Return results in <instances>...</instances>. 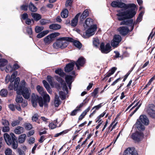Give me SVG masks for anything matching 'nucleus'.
Segmentation results:
<instances>
[{"label":"nucleus","instance_id":"nucleus-23","mask_svg":"<svg viewBox=\"0 0 155 155\" xmlns=\"http://www.w3.org/2000/svg\"><path fill=\"white\" fill-rule=\"evenodd\" d=\"M65 79L66 83L68 85L70 89H71V84L73 81V77L71 76L68 75L66 76Z\"/></svg>","mask_w":155,"mask_h":155},{"label":"nucleus","instance_id":"nucleus-54","mask_svg":"<svg viewBox=\"0 0 155 155\" xmlns=\"http://www.w3.org/2000/svg\"><path fill=\"white\" fill-rule=\"evenodd\" d=\"M79 111L78 109L76 108L71 112L70 115L72 116L75 115Z\"/></svg>","mask_w":155,"mask_h":155},{"label":"nucleus","instance_id":"nucleus-33","mask_svg":"<svg viewBox=\"0 0 155 155\" xmlns=\"http://www.w3.org/2000/svg\"><path fill=\"white\" fill-rule=\"evenodd\" d=\"M22 120V118L21 117H19L18 120H15L13 121L11 124L12 127H15L18 125L20 123V121Z\"/></svg>","mask_w":155,"mask_h":155},{"label":"nucleus","instance_id":"nucleus-1","mask_svg":"<svg viewBox=\"0 0 155 155\" xmlns=\"http://www.w3.org/2000/svg\"><path fill=\"white\" fill-rule=\"evenodd\" d=\"M20 79L19 78H16L14 82L15 90L17 94H21L26 99H28L30 96L31 91L30 88L27 87V85L24 80L21 81L19 85Z\"/></svg>","mask_w":155,"mask_h":155},{"label":"nucleus","instance_id":"nucleus-40","mask_svg":"<svg viewBox=\"0 0 155 155\" xmlns=\"http://www.w3.org/2000/svg\"><path fill=\"white\" fill-rule=\"evenodd\" d=\"M15 100L17 103H20L22 102L23 99L21 96V95L20 94H18Z\"/></svg>","mask_w":155,"mask_h":155},{"label":"nucleus","instance_id":"nucleus-34","mask_svg":"<svg viewBox=\"0 0 155 155\" xmlns=\"http://www.w3.org/2000/svg\"><path fill=\"white\" fill-rule=\"evenodd\" d=\"M60 104L61 101L58 96L57 95H56L54 101V104L55 106L56 107H58Z\"/></svg>","mask_w":155,"mask_h":155},{"label":"nucleus","instance_id":"nucleus-12","mask_svg":"<svg viewBox=\"0 0 155 155\" xmlns=\"http://www.w3.org/2000/svg\"><path fill=\"white\" fill-rule=\"evenodd\" d=\"M93 20L90 18H88L86 19L85 21V23L84 25V27L85 29L88 28H91L94 25H93Z\"/></svg>","mask_w":155,"mask_h":155},{"label":"nucleus","instance_id":"nucleus-60","mask_svg":"<svg viewBox=\"0 0 155 155\" xmlns=\"http://www.w3.org/2000/svg\"><path fill=\"white\" fill-rule=\"evenodd\" d=\"M111 75H112L110 73L109 71L105 75L103 79L102 80H104L105 79L107 80V78L109 77Z\"/></svg>","mask_w":155,"mask_h":155},{"label":"nucleus","instance_id":"nucleus-15","mask_svg":"<svg viewBox=\"0 0 155 155\" xmlns=\"http://www.w3.org/2000/svg\"><path fill=\"white\" fill-rule=\"evenodd\" d=\"M138 120L145 125H147L149 124V120L147 117L145 115H140L139 119Z\"/></svg>","mask_w":155,"mask_h":155},{"label":"nucleus","instance_id":"nucleus-39","mask_svg":"<svg viewBox=\"0 0 155 155\" xmlns=\"http://www.w3.org/2000/svg\"><path fill=\"white\" fill-rule=\"evenodd\" d=\"M8 91L6 89H3L0 91V95L2 97H5L8 94Z\"/></svg>","mask_w":155,"mask_h":155},{"label":"nucleus","instance_id":"nucleus-63","mask_svg":"<svg viewBox=\"0 0 155 155\" xmlns=\"http://www.w3.org/2000/svg\"><path fill=\"white\" fill-rule=\"evenodd\" d=\"M21 8L22 10L26 11L28 9V5H23L21 6Z\"/></svg>","mask_w":155,"mask_h":155},{"label":"nucleus","instance_id":"nucleus-28","mask_svg":"<svg viewBox=\"0 0 155 155\" xmlns=\"http://www.w3.org/2000/svg\"><path fill=\"white\" fill-rule=\"evenodd\" d=\"M26 137V135L25 134L21 135L18 138V142L19 143H24Z\"/></svg>","mask_w":155,"mask_h":155},{"label":"nucleus","instance_id":"nucleus-41","mask_svg":"<svg viewBox=\"0 0 155 155\" xmlns=\"http://www.w3.org/2000/svg\"><path fill=\"white\" fill-rule=\"evenodd\" d=\"M17 74V71H15L13 72L11 76V77L10 78V82H13L14 81V79L16 77Z\"/></svg>","mask_w":155,"mask_h":155},{"label":"nucleus","instance_id":"nucleus-50","mask_svg":"<svg viewBox=\"0 0 155 155\" xmlns=\"http://www.w3.org/2000/svg\"><path fill=\"white\" fill-rule=\"evenodd\" d=\"M5 155H12V151L10 148H7L5 151Z\"/></svg>","mask_w":155,"mask_h":155},{"label":"nucleus","instance_id":"nucleus-43","mask_svg":"<svg viewBox=\"0 0 155 155\" xmlns=\"http://www.w3.org/2000/svg\"><path fill=\"white\" fill-rule=\"evenodd\" d=\"M44 27L43 26L40 27L38 26H36L35 28V31L36 33L40 32L43 30Z\"/></svg>","mask_w":155,"mask_h":155},{"label":"nucleus","instance_id":"nucleus-53","mask_svg":"<svg viewBox=\"0 0 155 155\" xmlns=\"http://www.w3.org/2000/svg\"><path fill=\"white\" fill-rule=\"evenodd\" d=\"M98 93V88L95 89L93 92L92 93V95L94 97H96L97 94Z\"/></svg>","mask_w":155,"mask_h":155},{"label":"nucleus","instance_id":"nucleus-25","mask_svg":"<svg viewBox=\"0 0 155 155\" xmlns=\"http://www.w3.org/2000/svg\"><path fill=\"white\" fill-rule=\"evenodd\" d=\"M36 89L38 92L42 96H43L46 92L44 91L42 87L40 85H38L36 87Z\"/></svg>","mask_w":155,"mask_h":155},{"label":"nucleus","instance_id":"nucleus-24","mask_svg":"<svg viewBox=\"0 0 155 155\" xmlns=\"http://www.w3.org/2000/svg\"><path fill=\"white\" fill-rule=\"evenodd\" d=\"M31 15L35 21H38L41 18V15L36 13H32Z\"/></svg>","mask_w":155,"mask_h":155},{"label":"nucleus","instance_id":"nucleus-29","mask_svg":"<svg viewBox=\"0 0 155 155\" xmlns=\"http://www.w3.org/2000/svg\"><path fill=\"white\" fill-rule=\"evenodd\" d=\"M69 42H73V45L79 49H80L81 47V44L78 41L73 39V41H69Z\"/></svg>","mask_w":155,"mask_h":155},{"label":"nucleus","instance_id":"nucleus-17","mask_svg":"<svg viewBox=\"0 0 155 155\" xmlns=\"http://www.w3.org/2000/svg\"><path fill=\"white\" fill-rule=\"evenodd\" d=\"M5 140L8 145H10L12 143L13 140L11 139L10 136L7 133H5L4 135Z\"/></svg>","mask_w":155,"mask_h":155},{"label":"nucleus","instance_id":"nucleus-27","mask_svg":"<svg viewBox=\"0 0 155 155\" xmlns=\"http://www.w3.org/2000/svg\"><path fill=\"white\" fill-rule=\"evenodd\" d=\"M24 131V128L20 126L17 127L14 130V132L16 134H20Z\"/></svg>","mask_w":155,"mask_h":155},{"label":"nucleus","instance_id":"nucleus-49","mask_svg":"<svg viewBox=\"0 0 155 155\" xmlns=\"http://www.w3.org/2000/svg\"><path fill=\"white\" fill-rule=\"evenodd\" d=\"M28 15L26 13H25L21 15V19L25 20L28 18Z\"/></svg>","mask_w":155,"mask_h":155},{"label":"nucleus","instance_id":"nucleus-46","mask_svg":"<svg viewBox=\"0 0 155 155\" xmlns=\"http://www.w3.org/2000/svg\"><path fill=\"white\" fill-rule=\"evenodd\" d=\"M69 130H64V131H62V132H61L59 133L55 134L54 135V137H58L60 135H61L63 134H65L68 133V131H69Z\"/></svg>","mask_w":155,"mask_h":155},{"label":"nucleus","instance_id":"nucleus-44","mask_svg":"<svg viewBox=\"0 0 155 155\" xmlns=\"http://www.w3.org/2000/svg\"><path fill=\"white\" fill-rule=\"evenodd\" d=\"M13 71V68L10 65H8L6 66L5 69V71L6 72H10Z\"/></svg>","mask_w":155,"mask_h":155},{"label":"nucleus","instance_id":"nucleus-5","mask_svg":"<svg viewBox=\"0 0 155 155\" xmlns=\"http://www.w3.org/2000/svg\"><path fill=\"white\" fill-rule=\"evenodd\" d=\"M111 5L113 7L123 8L125 9L131 7H134L135 5L134 4H126L120 2L114 1L111 3Z\"/></svg>","mask_w":155,"mask_h":155},{"label":"nucleus","instance_id":"nucleus-37","mask_svg":"<svg viewBox=\"0 0 155 155\" xmlns=\"http://www.w3.org/2000/svg\"><path fill=\"white\" fill-rule=\"evenodd\" d=\"M55 72L56 74H58L62 77H64L65 74L63 71L61 69H58L56 70Z\"/></svg>","mask_w":155,"mask_h":155},{"label":"nucleus","instance_id":"nucleus-30","mask_svg":"<svg viewBox=\"0 0 155 155\" xmlns=\"http://www.w3.org/2000/svg\"><path fill=\"white\" fill-rule=\"evenodd\" d=\"M28 8L29 10L32 12H35L37 10V8L31 2L29 5Z\"/></svg>","mask_w":155,"mask_h":155},{"label":"nucleus","instance_id":"nucleus-57","mask_svg":"<svg viewBox=\"0 0 155 155\" xmlns=\"http://www.w3.org/2000/svg\"><path fill=\"white\" fill-rule=\"evenodd\" d=\"M134 68V67H132L128 73L127 74L125 75V77L123 79V81H125L126 79L129 76V75L130 74V73L132 72V71L133 70Z\"/></svg>","mask_w":155,"mask_h":155},{"label":"nucleus","instance_id":"nucleus-10","mask_svg":"<svg viewBox=\"0 0 155 155\" xmlns=\"http://www.w3.org/2000/svg\"><path fill=\"white\" fill-rule=\"evenodd\" d=\"M147 112L150 116L154 117H155V106L153 104L150 105Z\"/></svg>","mask_w":155,"mask_h":155},{"label":"nucleus","instance_id":"nucleus-62","mask_svg":"<svg viewBox=\"0 0 155 155\" xmlns=\"http://www.w3.org/2000/svg\"><path fill=\"white\" fill-rule=\"evenodd\" d=\"M26 31L27 33L29 35H31L32 34V30L31 27H28L26 29Z\"/></svg>","mask_w":155,"mask_h":155},{"label":"nucleus","instance_id":"nucleus-32","mask_svg":"<svg viewBox=\"0 0 155 155\" xmlns=\"http://www.w3.org/2000/svg\"><path fill=\"white\" fill-rule=\"evenodd\" d=\"M61 26L60 25L55 24H52L50 25L49 26V28L52 29L57 30L60 29Z\"/></svg>","mask_w":155,"mask_h":155},{"label":"nucleus","instance_id":"nucleus-56","mask_svg":"<svg viewBox=\"0 0 155 155\" xmlns=\"http://www.w3.org/2000/svg\"><path fill=\"white\" fill-rule=\"evenodd\" d=\"M9 130V128L8 126H5L3 127L2 129V131L4 132H7Z\"/></svg>","mask_w":155,"mask_h":155},{"label":"nucleus","instance_id":"nucleus-21","mask_svg":"<svg viewBox=\"0 0 155 155\" xmlns=\"http://www.w3.org/2000/svg\"><path fill=\"white\" fill-rule=\"evenodd\" d=\"M134 126L136 127L138 130H144L145 129V127L143 125L142 123L138 120H137V121L134 125Z\"/></svg>","mask_w":155,"mask_h":155},{"label":"nucleus","instance_id":"nucleus-47","mask_svg":"<svg viewBox=\"0 0 155 155\" xmlns=\"http://www.w3.org/2000/svg\"><path fill=\"white\" fill-rule=\"evenodd\" d=\"M143 13L144 12L143 11L141 12L140 13L137 19V22H140L141 21Z\"/></svg>","mask_w":155,"mask_h":155},{"label":"nucleus","instance_id":"nucleus-16","mask_svg":"<svg viewBox=\"0 0 155 155\" xmlns=\"http://www.w3.org/2000/svg\"><path fill=\"white\" fill-rule=\"evenodd\" d=\"M123 155H138L137 153L132 149L127 148L124 151Z\"/></svg>","mask_w":155,"mask_h":155},{"label":"nucleus","instance_id":"nucleus-22","mask_svg":"<svg viewBox=\"0 0 155 155\" xmlns=\"http://www.w3.org/2000/svg\"><path fill=\"white\" fill-rule=\"evenodd\" d=\"M80 15V13L78 14L71 21V25L72 26H76L78 21V18Z\"/></svg>","mask_w":155,"mask_h":155},{"label":"nucleus","instance_id":"nucleus-7","mask_svg":"<svg viewBox=\"0 0 155 155\" xmlns=\"http://www.w3.org/2000/svg\"><path fill=\"white\" fill-rule=\"evenodd\" d=\"M100 50L102 53L107 54L111 50V47L109 43L105 46L104 43H102L100 45Z\"/></svg>","mask_w":155,"mask_h":155},{"label":"nucleus","instance_id":"nucleus-2","mask_svg":"<svg viewBox=\"0 0 155 155\" xmlns=\"http://www.w3.org/2000/svg\"><path fill=\"white\" fill-rule=\"evenodd\" d=\"M43 97V100L42 97L38 96H35V98H33L31 99V103L33 106L36 107L38 102L41 107L43 106L44 105L45 107H46L47 104L49 103L50 100V97L48 94L46 93L45 94V95L42 96Z\"/></svg>","mask_w":155,"mask_h":155},{"label":"nucleus","instance_id":"nucleus-13","mask_svg":"<svg viewBox=\"0 0 155 155\" xmlns=\"http://www.w3.org/2000/svg\"><path fill=\"white\" fill-rule=\"evenodd\" d=\"M120 34L123 35H126L129 32V28L126 27H120L118 29Z\"/></svg>","mask_w":155,"mask_h":155},{"label":"nucleus","instance_id":"nucleus-61","mask_svg":"<svg viewBox=\"0 0 155 155\" xmlns=\"http://www.w3.org/2000/svg\"><path fill=\"white\" fill-rule=\"evenodd\" d=\"M47 80H48V81L49 82L50 84L51 85L53 83L52 79V78L50 76H48L47 77Z\"/></svg>","mask_w":155,"mask_h":155},{"label":"nucleus","instance_id":"nucleus-3","mask_svg":"<svg viewBox=\"0 0 155 155\" xmlns=\"http://www.w3.org/2000/svg\"><path fill=\"white\" fill-rule=\"evenodd\" d=\"M73 40L72 38L68 37L61 38L57 40L53 43V46L54 48L56 49L59 48L62 49L67 46L69 41H73Z\"/></svg>","mask_w":155,"mask_h":155},{"label":"nucleus","instance_id":"nucleus-59","mask_svg":"<svg viewBox=\"0 0 155 155\" xmlns=\"http://www.w3.org/2000/svg\"><path fill=\"white\" fill-rule=\"evenodd\" d=\"M2 123L3 125L5 126H8L9 125L8 121L6 120L2 119Z\"/></svg>","mask_w":155,"mask_h":155},{"label":"nucleus","instance_id":"nucleus-11","mask_svg":"<svg viewBox=\"0 0 155 155\" xmlns=\"http://www.w3.org/2000/svg\"><path fill=\"white\" fill-rule=\"evenodd\" d=\"M10 135L13 140V141L12 142V143L11 144L12 147L14 149H16L17 148L18 146L16 137L15 136L14 134L13 133H11Z\"/></svg>","mask_w":155,"mask_h":155},{"label":"nucleus","instance_id":"nucleus-18","mask_svg":"<svg viewBox=\"0 0 155 155\" xmlns=\"http://www.w3.org/2000/svg\"><path fill=\"white\" fill-rule=\"evenodd\" d=\"M75 62H72L67 64L65 68L66 72H69L72 70L75 64Z\"/></svg>","mask_w":155,"mask_h":155},{"label":"nucleus","instance_id":"nucleus-64","mask_svg":"<svg viewBox=\"0 0 155 155\" xmlns=\"http://www.w3.org/2000/svg\"><path fill=\"white\" fill-rule=\"evenodd\" d=\"M43 83L46 88H48L50 87L48 83L45 80L43 81Z\"/></svg>","mask_w":155,"mask_h":155},{"label":"nucleus","instance_id":"nucleus-55","mask_svg":"<svg viewBox=\"0 0 155 155\" xmlns=\"http://www.w3.org/2000/svg\"><path fill=\"white\" fill-rule=\"evenodd\" d=\"M72 2V0H67L65 5L66 7L71 6Z\"/></svg>","mask_w":155,"mask_h":155},{"label":"nucleus","instance_id":"nucleus-31","mask_svg":"<svg viewBox=\"0 0 155 155\" xmlns=\"http://www.w3.org/2000/svg\"><path fill=\"white\" fill-rule=\"evenodd\" d=\"M49 31L47 30L43 31L38 34L37 37L38 38H41L47 35L49 33Z\"/></svg>","mask_w":155,"mask_h":155},{"label":"nucleus","instance_id":"nucleus-4","mask_svg":"<svg viewBox=\"0 0 155 155\" xmlns=\"http://www.w3.org/2000/svg\"><path fill=\"white\" fill-rule=\"evenodd\" d=\"M136 6L135 5L134 7L130 8H131L130 9L125 11L119 12L118 14H117V15L119 17L117 18L118 20L119 21H122L125 19L130 18L133 17L136 13L135 9Z\"/></svg>","mask_w":155,"mask_h":155},{"label":"nucleus","instance_id":"nucleus-36","mask_svg":"<svg viewBox=\"0 0 155 155\" xmlns=\"http://www.w3.org/2000/svg\"><path fill=\"white\" fill-rule=\"evenodd\" d=\"M40 24L42 25H45L51 23L50 21L49 20L42 19L40 21Z\"/></svg>","mask_w":155,"mask_h":155},{"label":"nucleus","instance_id":"nucleus-35","mask_svg":"<svg viewBox=\"0 0 155 155\" xmlns=\"http://www.w3.org/2000/svg\"><path fill=\"white\" fill-rule=\"evenodd\" d=\"M90 110L89 107L87 109L85 110L83 113L81 114V115L79 116L78 119L79 120H82L84 117L85 116L86 114Z\"/></svg>","mask_w":155,"mask_h":155},{"label":"nucleus","instance_id":"nucleus-6","mask_svg":"<svg viewBox=\"0 0 155 155\" xmlns=\"http://www.w3.org/2000/svg\"><path fill=\"white\" fill-rule=\"evenodd\" d=\"M60 35L58 32L51 33L45 37L44 39V42L46 45L50 44L54 40V38Z\"/></svg>","mask_w":155,"mask_h":155},{"label":"nucleus","instance_id":"nucleus-19","mask_svg":"<svg viewBox=\"0 0 155 155\" xmlns=\"http://www.w3.org/2000/svg\"><path fill=\"white\" fill-rule=\"evenodd\" d=\"M85 59L83 57H81L78 59L76 62H75V64H76L77 69H79V66H82L85 63Z\"/></svg>","mask_w":155,"mask_h":155},{"label":"nucleus","instance_id":"nucleus-26","mask_svg":"<svg viewBox=\"0 0 155 155\" xmlns=\"http://www.w3.org/2000/svg\"><path fill=\"white\" fill-rule=\"evenodd\" d=\"M89 15V12L87 10H85L81 15L80 19L81 21H83Z\"/></svg>","mask_w":155,"mask_h":155},{"label":"nucleus","instance_id":"nucleus-45","mask_svg":"<svg viewBox=\"0 0 155 155\" xmlns=\"http://www.w3.org/2000/svg\"><path fill=\"white\" fill-rule=\"evenodd\" d=\"M94 45L96 47H97L99 45V40L97 38H94L93 41Z\"/></svg>","mask_w":155,"mask_h":155},{"label":"nucleus","instance_id":"nucleus-48","mask_svg":"<svg viewBox=\"0 0 155 155\" xmlns=\"http://www.w3.org/2000/svg\"><path fill=\"white\" fill-rule=\"evenodd\" d=\"M102 106L101 104H98L96 106L94 107L92 110L95 109L94 111L93 112V113H91V115H90V116L91 115H92L93 114V113L94 112L97 110H98L99 108H100Z\"/></svg>","mask_w":155,"mask_h":155},{"label":"nucleus","instance_id":"nucleus-20","mask_svg":"<svg viewBox=\"0 0 155 155\" xmlns=\"http://www.w3.org/2000/svg\"><path fill=\"white\" fill-rule=\"evenodd\" d=\"M57 80L58 81L60 82L61 84L63 87V90L66 91V93H68L67 87L65 81H63L61 78L59 77H57Z\"/></svg>","mask_w":155,"mask_h":155},{"label":"nucleus","instance_id":"nucleus-52","mask_svg":"<svg viewBox=\"0 0 155 155\" xmlns=\"http://www.w3.org/2000/svg\"><path fill=\"white\" fill-rule=\"evenodd\" d=\"M60 94V97L61 99L62 100H64L66 97L65 94L62 91H60L59 93Z\"/></svg>","mask_w":155,"mask_h":155},{"label":"nucleus","instance_id":"nucleus-14","mask_svg":"<svg viewBox=\"0 0 155 155\" xmlns=\"http://www.w3.org/2000/svg\"><path fill=\"white\" fill-rule=\"evenodd\" d=\"M118 38L119 41H121V38L120 35H116L114 37L113 39L111 42V45L114 47H117L119 45L118 41H116L115 38Z\"/></svg>","mask_w":155,"mask_h":155},{"label":"nucleus","instance_id":"nucleus-42","mask_svg":"<svg viewBox=\"0 0 155 155\" xmlns=\"http://www.w3.org/2000/svg\"><path fill=\"white\" fill-rule=\"evenodd\" d=\"M133 21L132 20H128L127 21H123L121 22L120 23V25H128L130 23H132Z\"/></svg>","mask_w":155,"mask_h":155},{"label":"nucleus","instance_id":"nucleus-51","mask_svg":"<svg viewBox=\"0 0 155 155\" xmlns=\"http://www.w3.org/2000/svg\"><path fill=\"white\" fill-rule=\"evenodd\" d=\"M25 129L27 130H30L32 128V125L29 123H25Z\"/></svg>","mask_w":155,"mask_h":155},{"label":"nucleus","instance_id":"nucleus-38","mask_svg":"<svg viewBox=\"0 0 155 155\" xmlns=\"http://www.w3.org/2000/svg\"><path fill=\"white\" fill-rule=\"evenodd\" d=\"M68 14V10L67 9H64V10L61 13V16L63 18H67Z\"/></svg>","mask_w":155,"mask_h":155},{"label":"nucleus","instance_id":"nucleus-8","mask_svg":"<svg viewBox=\"0 0 155 155\" xmlns=\"http://www.w3.org/2000/svg\"><path fill=\"white\" fill-rule=\"evenodd\" d=\"M143 137V133L140 132H137L133 134L132 136V139L137 141H140Z\"/></svg>","mask_w":155,"mask_h":155},{"label":"nucleus","instance_id":"nucleus-58","mask_svg":"<svg viewBox=\"0 0 155 155\" xmlns=\"http://www.w3.org/2000/svg\"><path fill=\"white\" fill-rule=\"evenodd\" d=\"M35 138L32 137H30L28 140V143L30 144H31L34 143L35 142Z\"/></svg>","mask_w":155,"mask_h":155},{"label":"nucleus","instance_id":"nucleus-9","mask_svg":"<svg viewBox=\"0 0 155 155\" xmlns=\"http://www.w3.org/2000/svg\"><path fill=\"white\" fill-rule=\"evenodd\" d=\"M97 28L96 25H94L92 27L89 28L86 31V35L88 37L93 35L94 34V32L96 30Z\"/></svg>","mask_w":155,"mask_h":155}]
</instances>
